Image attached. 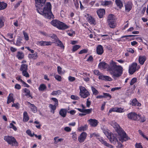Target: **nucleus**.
Returning <instances> with one entry per match:
<instances>
[{
	"label": "nucleus",
	"instance_id": "nucleus-1",
	"mask_svg": "<svg viewBox=\"0 0 148 148\" xmlns=\"http://www.w3.org/2000/svg\"><path fill=\"white\" fill-rule=\"evenodd\" d=\"M108 66L105 62H101L99 64L98 67L101 69H105L108 67V71L113 78L120 76L123 73V67L121 66L117 65V63L112 60L110 62Z\"/></svg>",
	"mask_w": 148,
	"mask_h": 148
},
{
	"label": "nucleus",
	"instance_id": "nucleus-2",
	"mask_svg": "<svg viewBox=\"0 0 148 148\" xmlns=\"http://www.w3.org/2000/svg\"><path fill=\"white\" fill-rule=\"evenodd\" d=\"M35 5L38 12L45 18L50 19L53 16L51 11V5L50 2L45 4L46 0H35Z\"/></svg>",
	"mask_w": 148,
	"mask_h": 148
},
{
	"label": "nucleus",
	"instance_id": "nucleus-3",
	"mask_svg": "<svg viewBox=\"0 0 148 148\" xmlns=\"http://www.w3.org/2000/svg\"><path fill=\"white\" fill-rule=\"evenodd\" d=\"M110 124L118 133L119 135V139L120 141L123 142L129 139L130 138L127 136L126 133L120 127L117 123L112 121L110 122Z\"/></svg>",
	"mask_w": 148,
	"mask_h": 148
},
{
	"label": "nucleus",
	"instance_id": "nucleus-4",
	"mask_svg": "<svg viewBox=\"0 0 148 148\" xmlns=\"http://www.w3.org/2000/svg\"><path fill=\"white\" fill-rule=\"evenodd\" d=\"M4 139L8 143L12 146H17L18 143L15 138L13 136H5Z\"/></svg>",
	"mask_w": 148,
	"mask_h": 148
},
{
	"label": "nucleus",
	"instance_id": "nucleus-5",
	"mask_svg": "<svg viewBox=\"0 0 148 148\" xmlns=\"http://www.w3.org/2000/svg\"><path fill=\"white\" fill-rule=\"evenodd\" d=\"M107 22L109 27L111 28H114L116 27V23L114 15L110 14L108 18Z\"/></svg>",
	"mask_w": 148,
	"mask_h": 148
},
{
	"label": "nucleus",
	"instance_id": "nucleus-6",
	"mask_svg": "<svg viewBox=\"0 0 148 148\" xmlns=\"http://www.w3.org/2000/svg\"><path fill=\"white\" fill-rule=\"evenodd\" d=\"M140 68V66L138 65L136 62H134L129 66V73L131 75L133 74Z\"/></svg>",
	"mask_w": 148,
	"mask_h": 148
},
{
	"label": "nucleus",
	"instance_id": "nucleus-7",
	"mask_svg": "<svg viewBox=\"0 0 148 148\" xmlns=\"http://www.w3.org/2000/svg\"><path fill=\"white\" fill-rule=\"evenodd\" d=\"M79 95L81 97L85 98L90 95L89 92L84 87L80 86L79 87Z\"/></svg>",
	"mask_w": 148,
	"mask_h": 148
},
{
	"label": "nucleus",
	"instance_id": "nucleus-8",
	"mask_svg": "<svg viewBox=\"0 0 148 148\" xmlns=\"http://www.w3.org/2000/svg\"><path fill=\"white\" fill-rule=\"evenodd\" d=\"M127 117L129 119L133 120L138 121L139 118H140V115H137L135 112H131L127 114Z\"/></svg>",
	"mask_w": 148,
	"mask_h": 148
},
{
	"label": "nucleus",
	"instance_id": "nucleus-9",
	"mask_svg": "<svg viewBox=\"0 0 148 148\" xmlns=\"http://www.w3.org/2000/svg\"><path fill=\"white\" fill-rule=\"evenodd\" d=\"M116 136V135L115 134L111 133L108 136L107 138L111 143L114 144H115L118 141Z\"/></svg>",
	"mask_w": 148,
	"mask_h": 148
},
{
	"label": "nucleus",
	"instance_id": "nucleus-10",
	"mask_svg": "<svg viewBox=\"0 0 148 148\" xmlns=\"http://www.w3.org/2000/svg\"><path fill=\"white\" fill-rule=\"evenodd\" d=\"M36 44L41 46H49L52 45V42L51 41H38L36 42Z\"/></svg>",
	"mask_w": 148,
	"mask_h": 148
},
{
	"label": "nucleus",
	"instance_id": "nucleus-11",
	"mask_svg": "<svg viewBox=\"0 0 148 148\" xmlns=\"http://www.w3.org/2000/svg\"><path fill=\"white\" fill-rule=\"evenodd\" d=\"M87 136V134L84 132H82L78 137V140L80 143L84 142Z\"/></svg>",
	"mask_w": 148,
	"mask_h": 148
},
{
	"label": "nucleus",
	"instance_id": "nucleus-12",
	"mask_svg": "<svg viewBox=\"0 0 148 148\" xmlns=\"http://www.w3.org/2000/svg\"><path fill=\"white\" fill-rule=\"evenodd\" d=\"M97 139H98L99 141L101 142L102 144L110 148H113V147L112 145L108 143L106 141L104 140L102 137H100L99 136V137L97 138Z\"/></svg>",
	"mask_w": 148,
	"mask_h": 148
},
{
	"label": "nucleus",
	"instance_id": "nucleus-13",
	"mask_svg": "<svg viewBox=\"0 0 148 148\" xmlns=\"http://www.w3.org/2000/svg\"><path fill=\"white\" fill-rule=\"evenodd\" d=\"M69 28V26L64 23L60 21L57 28L60 29H65Z\"/></svg>",
	"mask_w": 148,
	"mask_h": 148
},
{
	"label": "nucleus",
	"instance_id": "nucleus-14",
	"mask_svg": "<svg viewBox=\"0 0 148 148\" xmlns=\"http://www.w3.org/2000/svg\"><path fill=\"white\" fill-rule=\"evenodd\" d=\"M88 121L89 122L90 125L93 127L97 126L99 123L98 121L95 119H90Z\"/></svg>",
	"mask_w": 148,
	"mask_h": 148
},
{
	"label": "nucleus",
	"instance_id": "nucleus-15",
	"mask_svg": "<svg viewBox=\"0 0 148 148\" xmlns=\"http://www.w3.org/2000/svg\"><path fill=\"white\" fill-rule=\"evenodd\" d=\"M96 52L99 55H102L103 52V48L101 45H98L97 47Z\"/></svg>",
	"mask_w": 148,
	"mask_h": 148
},
{
	"label": "nucleus",
	"instance_id": "nucleus-16",
	"mask_svg": "<svg viewBox=\"0 0 148 148\" xmlns=\"http://www.w3.org/2000/svg\"><path fill=\"white\" fill-rule=\"evenodd\" d=\"M105 11L104 9H100L97 11V13L99 18H101L105 14Z\"/></svg>",
	"mask_w": 148,
	"mask_h": 148
},
{
	"label": "nucleus",
	"instance_id": "nucleus-17",
	"mask_svg": "<svg viewBox=\"0 0 148 148\" xmlns=\"http://www.w3.org/2000/svg\"><path fill=\"white\" fill-rule=\"evenodd\" d=\"M67 111L66 109L62 108L60 110L59 113L62 117H65L66 115Z\"/></svg>",
	"mask_w": 148,
	"mask_h": 148
},
{
	"label": "nucleus",
	"instance_id": "nucleus-18",
	"mask_svg": "<svg viewBox=\"0 0 148 148\" xmlns=\"http://www.w3.org/2000/svg\"><path fill=\"white\" fill-rule=\"evenodd\" d=\"M131 104H132L133 106H141V103L138 101L136 98L132 100Z\"/></svg>",
	"mask_w": 148,
	"mask_h": 148
},
{
	"label": "nucleus",
	"instance_id": "nucleus-19",
	"mask_svg": "<svg viewBox=\"0 0 148 148\" xmlns=\"http://www.w3.org/2000/svg\"><path fill=\"white\" fill-rule=\"evenodd\" d=\"M146 60V57L144 56H140L138 59L139 62L142 65L144 64Z\"/></svg>",
	"mask_w": 148,
	"mask_h": 148
},
{
	"label": "nucleus",
	"instance_id": "nucleus-20",
	"mask_svg": "<svg viewBox=\"0 0 148 148\" xmlns=\"http://www.w3.org/2000/svg\"><path fill=\"white\" fill-rule=\"evenodd\" d=\"M28 65L25 64H22L21 66L20 70L22 71H27L28 70Z\"/></svg>",
	"mask_w": 148,
	"mask_h": 148
},
{
	"label": "nucleus",
	"instance_id": "nucleus-21",
	"mask_svg": "<svg viewBox=\"0 0 148 148\" xmlns=\"http://www.w3.org/2000/svg\"><path fill=\"white\" fill-rule=\"evenodd\" d=\"M12 94H10L8 97L7 103L9 104L12 102H14V99Z\"/></svg>",
	"mask_w": 148,
	"mask_h": 148
},
{
	"label": "nucleus",
	"instance_id": "nucleus-22",
	"mask_svg": "<svg viewBox=\"0 0 148 148\" xmlns=\"http://www.w3.org/2000/svg\"><path fill=\"white\" fill-rule=\"evenodd\" d=\"M87 20L88 22L91 24H93L95 25L96 24L95 21L94 19L91 16H89L87 18Z\"/></svg>",
	"mask_w": 148,
	"mask_h": 148
},
{
	"label": "nucleus",
	"instance_id": "nucleus-23",
	"mask_svg": "<svg viewBox=\"0 0 148 148\" xmlns=\"http://www.w3.org/2000/svg\"><path fill=\"white\" fill-rule=\"evenodd\" d=\"M38 53L36 52L34 53L31 54H29L28 56V58L30 59H36L38 57Z\"/></svg>",
	"mask_w": 148,
	"mask_h": 148
},
{
	"label": "nucleus",
	"instance_id": "nucleus-24",
	"mask_svg": "<svg viewBox=\"0 0 148 148\" xmlns=\"http://www.w3.org/2000/svg\"><path fill=\"white\" fill-rule=\"evenodd\" d=\"M57 105H56L54 104V105H53L51 104H49V107L51 108V112H52L53 114L54 113L55 111H54L56 110V107Z\"/></svg>",
	"mask_w": 148,
	"mask_h": 148
},
{
	"label": "nucleus",
	"instance_id": "nucleus-25",
	"mask_svg": "<svg viewBox=\"0 0 148 148\" xmlns=\"http://www.w3.org/2000/svg\"><path fill=\"white\" fill-rule=\"evenodd\" d=\"M24 92L26 93L25 95L26 96H28L29 97H31L32 98V97L30 95V91L27 88H25L24 89Z\"/></svg>",
	"mask_w": 148,
	"mask_h": 148
},
{
	"label": "nucleus",
	"instance_id": "nucleus-26",
	"mask_svg": "<svg viewBox=\"0 0 148 148\" xmlns=\"http://www.w3.org/2000/svg\"><path fill=\"white\" fill-rule=\"evenodd\" d=\"M132 8V5L130 3H127L125 6V10L127 12H129Z\"/></svg>",
	"mask_w": 148,
	"mask_h": 148
},
{
	"label": "nucleus",
	"instance_id": "nucleus-27",
	"mask_svg": "<svg viewBox=\"0 0 148 148\" xmlns=\"http://www.w3.org/2000/svg\"><path fill=\"white\" fill-rule=\"evenodd\" d=\"M88 128V126L86 125H85L83 126H81L78 127V130L80 132L86 130Z\"/></svg>",
	"mask_w": 148,
	"mask_h": 148
},
{
	"label": "nucleus",
	"instance_id": "nucleus-28",
	"mask_svg": "<svg viewBox=\"0 0 148 148\" xmlns=\"http://www.w3.org/2000/svg\"><path fill=\"white\" fill-rule=\"evenodd\" d=\"M103 133L108 137L111 133H109V131L106 128L103 127L102 129Z\"/></svg>",
	"mask_w": 148,
	"mask_h": 148
},
{
	"label": "nucleus",
	"instance_id": "nucleus-29",
	"mask_svg": "<svg viewBox=\"0 0 148 148\" xmlns=\"http://www.w3.org/2000/svg\"><path fill=\"white\" fill-rule=\"evenodd\" d=\"M116 3L118 7L121 8L123 6V3L120 0H116Z\"/></svg>",
	"mask_w": 148,
	"mask_h": 148
},
{
	"label": "nucleus",
	"instance_id": "nucleus-30",
	"mask_svg": "<svg viewBox=\"0 0 148 148\" xmlns=\"http://www.w3.org/2000/svg\"><path fill=\"white\" fill-rule=\"evenodd\" d=\"M60 21L58 20H54L51 22V24L53 26L57 28Z\"/></svg>",
	"mask_w": 148,
	"mask_h": 148
},
{
	"label": "nucleus",
	"instance_id": "nucleus-31",
	"mask_svg": "<svg viewBox=\"0 0 148 148\" xmlns=\"http://www.w3.org/2000/svg\"><path fill=\"white\" fill-rule=\"evenodd\" d=\"M6 3L0 2V10H2L5 9L7 6Z\"/></svg>",
	"mask_w": 148,
	"mask_h": 148
},
{
	"label": "nucleus",
	"instance_id": "nucleus-32",
	"mask_svg": "<svg viewBox=\"0 0 148 148\" xmlns=\"http://www.w3.org/2000/svg\"><path fill=\"white\" fill-rule=\"evenodd\" d=\"M17 58L19 60L23 58L24 56V55L22 52H18L16 56Z\"/></svg>",
	"mask_w": 148,
	"mask_h": 148
},
{
	"label": "nucleus",
	"instance_id": "nucleus-33",
	"mask_svg": "<svg viewBox=\"0 0 148 148\" xmlns=\"http://www.w3.org/2000/svg\"><path fill=\"white\" fill-rule=\"evenodd\" d=\"M56 42L57 44V45L60 47L62 48H64V46L62 42L58 39H56Z\"/></svg>",
	"mask_w": 148,
	"mask_h": 148
},
{
	"label": "nucleus",
	"instance_id": "nucleus-34",
	"mask_svg": "<svg viewBox=\"0 0 148 148\" xmlns=\"http://www.w3.org/2000/svg\"><path fill=\"white\" fill-rule=\"evenodd\" d=\"M29 117L28 116L27 112H24L23 113V121H27L29 120Z\"/></svg>",
	"mask_w": 148,
	"mask_h": 148
},
{
	"label": "nucleus",
	"instance_id": "nucleus-35",
	"mask_svg": "<svg viewBox=\"0 0 148 148\" xmlns=\"http://www.w3.org/2000/svg\"><path fill=\"white\" fill-rule=\"evenodd\" d=\"M91 89L92 92L93 94L94 95H97L99 93L98 91L93 86H91Z\"/></svg>",
	"mask_w": 148,
	"mask_h": 148
},
{
	"label": "nucleus",
	"instance_id": "nucleus-36",
	"mask_svg": "<svg viewBox=\"0 0 148 148\" xmlns=\"http://www.w3.org/2000/svg\"><path fill=\"white\" fill-rule=\"evenodd\" d=\"M58 138V136L55 137L54 138V143L56 144L58 143L59 142H61L63 140V139L62 138H60L57 140Z\"/></svg>",
	"mask_w": 148,
	"mask_h": 148
},
{
	"label": "nucleus",
	"instance_id": "nucleus-37",
	"mask_svg": "<svg viewBox=\"0 0 148 148\" xmlns=\"http://www.w3.org/2000/svg\"><path fill=\"white\" fill-rule=\"evenodd\" d=\"M28 103L30 104V108L32 109V111L35 112L37 110V108L35 106L34 104H31L29 102H28Z\"/></svg>",
	"mask_w": 148,
	"mask_h": 148
},
{
	"label": "nucleus",
	"instance_id": "nucleus-38",
	"mask_svg": "<svg viewBox=\"0 0 148 148\" xmlns=\"http://www.w3.org/2000/svg\"><path fill=\"white\" fill-rule=\"evenodd\" d=\"M112 2L111 1H105L101 2L102 5H108L111 4Z\"/></svg>",
	"mask_w": 148,
	"mask_h": 148
},
{
	"label": "nucleus",
	"instance_id": "nucleus-39",
	"mask_svg": "<svg viewBox=\"0 0 148 148\" xmlns=\"http://www.w3.org/2000/svg\"><path fill=\"white\" fill-rule=\"evenodd\" d=\"M21 40H22L20 38H18L15 44L17 46H20L22 44L21 41Z\"/></svg>",
	"mask_w": 148,
	"mask_h": 148
},
{
	"label": "nucleus",
	"instance_id": "nucleus-40",
	"mask_svg": "<svg viewBox=\"0 0 148 148\" xmlns=\"http://www.w3.org/2000/svg\"><path fill=\"white\" fill-rule=\"evenodd\" d=\"M46 88V86L45 84H41L39 87V90L41 91H43Z\"/></svg>",
	"mask_w": 148,
	"mask_h": 148
},
{
	"label": "nucleus",
	"instance_id": "nucleus-41",
	"mask_svg": "<svg viewBox=\"0 0 148 148\" xmlns=\"http://www.w3.org/2000/svg\"><path fill=\"white\" fill-rule=\"evenodd\" d=\"M4 25V19L3 17H0V28Z\"/></svg>",
	"mask_w": 148,
	"mask_h": 148
},
{
	"label": "nucleus",
	"instance_id": "nucleus-42",
	"mask_svg": "<svg viewBox=\"0 0 148 148\" xmlns=\"http://www.w3.org/2000/svg\"><path fill=\"white\" fill-rule=\"evenodd\" d=\"M103 98H109V99H110L112 98V96L109 94L106 93H103Z\"/></svg>",
	"mask_w": 148,
	"mask_h": 148
},
{
	"label": "nucleus",
	"instance_id": "nucleus-43",
	"mask_svg": "<svg viewBox=\"0 0 148 148\" xmlns=\"http://www.w3.org/2000/svg\"><path fill=\"white\" fill-rule=\"evenodd\" d=\"M22 74L23 76L26 77H29V75L27 72V71H25L22 72Z\"/></svg>",
	"mask_w": 148,
	"mask_h": 148
},
{
	"label": "nucleus",
	"instance_id": "nucleus-44",
	"mask_svg": "<svg viewBox=\"0 0 148 148\" xmlns=\"http://www.w3.org/2000/svg\"><path fill=\"white\" fill-rule=\"evenodd\" d=\"M83 113L86 114H89L91 113L92 111V109H84Z\"/></svg>",
	"mask_w": 148,
	"mask_h": 148
},
{
	"label": "nucleus",
	"instance_id": "nucleus-45",
	"mask_svg": "<svg viewBox=\"0 0 148 148\" xmlns=\"http://www.w3.org/2000/svg\"><path fill=\"white\" fill-rule=\"evenodd\" d=\"M34 124H36V125H35V126L37 128L39 129H40V127L41 126V125L40 124L39 122L36 121L34 122Z\"/></svg>",
	"mask_w": 148,
	"mask_h": 148
},
{
	"label": "nucleus",
	"instance_id": "nucleus-46",
	"mask_svg": "<svg viewBox=\"0 0 148 148\" xmlns=\"http://www.w3.org/2000/svg\"><path fill=\"white\" fill-rule=\"evenodd\" d=\"M61 91L60 90H58L56 91H53L51 93V95H59L61 93Z\"/></svg>",
	"mask_w": 148,
	"mask_h": 148
},
{
	"label": "nucleus",
	"instance_id": "nucleus-47",
	"mask_svg": "<svg viewBox=\"0 0 148 148\" xmlns=\"http://www.w3.org/2000/svg\"><path fill=\"white\" fill-rule=\"evenodd\" d=\"M80 47V46L78 45H76L74 46H73V47L72 49L73 51L74 52L76 51L77 49H78Z\"/></svg>",
	"mask_w": 148,
	"mask_h": 148
},
{
	"label": "nucleus",
	"instance_id": "nucleus-48",
	"mask_svg": "<svg viewBox=\"0 0 148 148\" xmlns=\"http://www.w3.org/2000/svg\"><path fill=\"white\" fill-rule=\"evenodd\" d=\"M73 1L75 6L77 8H78L79 7V0H73Z\"/></svg>",
	"mask_w": 148,
	"mask_h": 148
},
{
	"label": "nucleus",
	"instance_id": "nucleus-49",
	"mask_svg": "<svg viewBox=\"0 0 148 148\" xmlns=\"http://www.w3.org/2000/svg\"><path fill=\"white\" fill-rule=\"evenodd\" d=\"M137 79L135 77L132 78L130 84L131 85H133L137 81Z\"/></svg>",
	"mask_w": 148,
	"mask_h": 148
},
{
	"label": "nucleus",
	"instance_id": "nucleus-50",
	"mask_svg": "<svg viewBox=\"0 0 148 148\" xmlns=\"http://www.w3.org/2000/svg\"><path fill=\"white\" fill-rule=\"evenodd\" d=\"M69 0H63V5L64 6H68L69 5Z\"/></svg>",
	"mask_w": 148,
	"mask_h": 148
},
{
	"label": "nucleus",
	"instance_id": "nucleus-51",
	"mask_svg": "<svg viewBox=\"0 0 148 148\" xmlns=\"http://www.w3.org/2000/svg\"><path fill=\"white\" fill-rule=\"evenodd\" d=\"M9 127L11 128H12L15 131H16L17 130L16 127L12 123H10Z\"/></svg>",
	"mask_w": 148,
	"mask_h": 148
},
{
	"label": "nucleus",
	"instance_id": "nucleus-52",
	"mask_svg": "<svg viewBox=\"0 0 148 148\" xmlns=\"http://www.w3.org/2000/svg\"><path fill=\"white\" fill-rule=\"evenodd\" d=\"M48 36L52 38L53 39H54L55 40H56V39H58L56 35L54 34H50L49 36Z\"/></svg>",
	"mask_w": 148,
	"mask_h": 148
},
{
	"label": "nucleus",
	"instance_id": "nucleus-53",
	"mask_svg": "<svg viewBox=\"0 0 148 148\" xmlns=\"http://www.w3.org/2000/svg\"><path fill=\"white\" fill-rule=\"evenodd\" d=\"M23 33L25 37V39L26 40H29V37L27 34L24 31H23Z\"/></svg>",
	"mask_w": 148,
	"mask_h": 148
},
{
	"label": "nucleus",
	"instance_id": "nucleus-54",
	"mask_svg": "<svg viewBox=\"0 0 148 148\" xmlns=\"http://www.w3.org/2000/svg\"><path fill=\"white\" fill-rule=\"evenodd\" d=\"M51 99L55 102L54 104L58 106V101L57 99L55 98H52Z\"/></svg>",
	"mask_w": 148,
	"mask_h": 148
},
{
	"label": "nucleus",
	"instance_id": "nucleus-55",
	"mask_svg": "<svg viewBox=\"0 0 148 148\" xmlns=\"http://www.w3.org/2000/svg\"><path fill=\"white\" fill-rule=\"evenodd\" d=\"M117 112H123L125 111L123 108H117Z\"/></svg>",
	"mask_w": 148,
	"mask_h": 148
},
{
	"label": "nucleus",
	"instance_id": "nucleus-56",
	"mask_svg": "<svg viewBox=\"0 0 148 148\" xmlns=\"http://www.w3.org/2000/svg\"><path fill=\"white\" fill-rule=\"evenodd\" d=\"M72 134V138L73 139L76 140L77 139V135L75 132H74L71 134Z\"/></svg>",
	"mask_w": 148,
	"mask_h": 148
},
{
	"label": "nucleus",
	"instance_id": "nucleus-57",
	"mask_svg": "<svg viewBox=\"0 0 148 148\" xmlns=\"http://www.w3.org/2000/svg\"><path fill=\"white\" fill-rule=\"evenodd\" d=\"M26 133L30 136L31 137H33L34 136V134L33 133L32 134L31 131L29 130H27L26 132Z\"/></svg>",
	"mask_w": 148,
	"mask_h": 148
},
{
	"label": "nucleus",
	"instance_id": "nucleus-58",
	"mask_svg": "<svg viewBox=\"0 0 148 148\" xmlns=\"http://www.w3.org/2000/svg\"><path fill=\"white\" fill-rule=\"evenodd\" d=\"M95 136L97 138H98L99 136V135L98 134H96L95 133H93L92 134H91L90 135V138H92L93 136Z\"/></svg>",
	"mask_w": 148,
	"mask_h": 148
},
{
	"label": "nucleus",
	"instance_id": "nucleus-59",
	"mask_svg": "<svg viewBox=\"0 0 148 148\" xmlns=\"http://www.w3.org/2000/svg\"><path fill=\"white\" fill-rule=\"evenodd\" d=\"M88 51V49H83L81 50L79 52V54H82L83 53H87Z\"/></svg>",
	"mask_w": 148,
	"mask_h": 148
},
{
	"label": "nucleus",
	"instance_id": "nucleus-60",
	"mask_svg": "<svg viewBox=\"0 0 148 148\" xmlns=\"http://www.w3.org/2000/svg\"><path fill=\"white\" fill-rule=\"evenodd\" d=\"M135 146L136 148H143L142 145L140 143H136Z\"/></svg>",
	"mask_w": 148,
	"mask_h": 148
},
{
	"label": "nucleus",
	"instance_id": "nucleus-61",
	"mask_svg": "<svg viewBox=\"0 0 148 148\" xmlns=\"http://www.w3.org/2000/svg\"><path fill=\"white\" fill-rule=\"evenodd\" d=\"M89 98L87 99L86 106L87 108H89L90 106L91 105V101H89Z\"/></svg>",
	"mask_w": 148,
	"mask_h": 148
},
{
	"label": "nucleus",
	"instance_id": "nucleus-62",
	"mask_svg": "<svg viewBox=\"0 0 148 148\" xmlns=\"http://www.w3.org/2000/svg\"><path fill=\"white\" fill-rule=\"evenodd\" d=\"M57 71L58 73L61 74L62 73V69L60 66H58L57 67Z\"/></svg>",
	"mask_w": 148,
	"mask_h": 148
},
{
	"label": "nucleus",
	"instance_id": "nucleus-63",
	"mask_svg": "<svg viewBox=\"0 0 148 148\" xmlns=\"http://www.w3.org/2000/svg\"><path fill=\"white\" fill-rule=\"evenodd\" d=\"M71 98L73 99L78 100L79 99V97L77 96L72 95L71 96Z\"/></svg>",
	"mask_w": 148,
	"mask_h": 148
},
{
	"label": "nucleus",
	"instance_id": "nucleus-64",
	"mask_svg": "<svg viewBox=\"0 0 148 148\" xmlns=\"http://www.w3.org/2000/svg\"><path fill=\"white\" fill-rule=\"evenodd\" d=\"M68 79L70 82H73L75 80V78L74 77L70 76L68 77Z\"/></svg>",
	"mask_w": 148,
	"mask_h": 148
}]
</instances>
